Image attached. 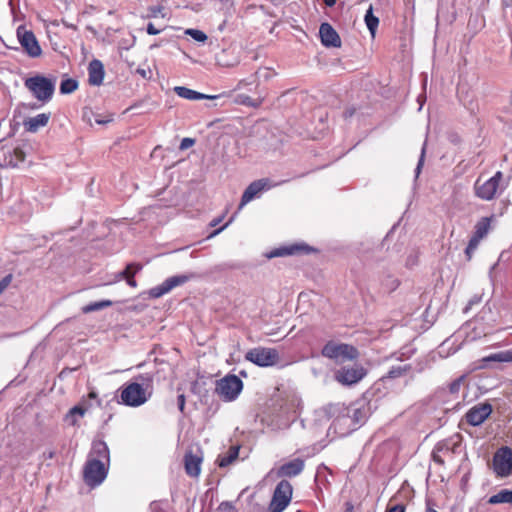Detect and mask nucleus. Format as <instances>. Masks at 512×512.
Masks as SVG:
<instances>
[{"label":"nucleus","mask_w":512,"mask_h":512,"mask_svg":"<svg viewBox=\"0 0 512 512\" xmlns=\"http://www.w3.org/2000/svg\"><path fill=\"white\" fill-rule=\"evenodd\" d=\"M109 462L107 444L102 440L94 441L83 471L85 483L91 487L100 485L107 476Z\"/></svg>","instance_id":"nucleus-1"},{"label":"nucleus","mask_w":512,"mask_h":512,"mask_svg":"<svg viewBox=\"0 0 512 512\" xmlns=\"http://www.w3.org/2000/svg\"><path fill=\"white\" fill-rule=\"evenodd\" d=\"M151 396L152 389L149 383L140 384L137 382H131L122 387L120 402L129 407H139L145 404Z\"/></svg>","instance_id":"nucleus-2"},{"label":"nucleus","mask_w":512,"mask_h":512,"mask_svg":"<svg viewBox=\"0 0 512 512\" xmlns=\"http://www.w3.org/2000/svg\"><path fill=\"white\" fill-rule=\"evenodd\" d=\"M25 87L38 101L49 102L54 94L56 78H48L43 75H35L24 81Z\"/></svg>","instance_id":"nucleus-3"},{"label":"nucleus","mask_w":512,"mask_h":512,"mask_svg":"<svg viewBox=\"0 0 512 512\" xmlns=\"http://www.w3.org/2000/svg\"><path fill=\"white\" fill-rule=\"evenodd\" d=\"M243 389V382L236 375H226L216 381L215 393L225 402L234 401Z\"/></svg>","instance_id":"nucleus-4"},{"label":"nucleus","mask_w":512,"mask_h":512,"mask_svg":"<svg viewBox=\"0 0 512 512\" xmlns=\"http://www.w3.org/2000/svg\"><path fill=\"white\" fill-rule=\"evenodd\" d=\"M292 493V485L287 480H281L273 492L269 512H283L291 502Z\"/></svg>","instance_id":"nucleus-5"},{"label":"nucleus","mask_w":512,"mask_h":512,"mask_svg":"<svg viewBox=\"0 0 512 512\" xmlns=\"http://www.w3.org/2000/svg\"><path fill=\"white\" fill-rule=\"evenodd\" d=\"M245 359L260 367H270L278 363L279 353L274 348L256 347L245 354Z\"/></svg>","instance_id":"nucleus-6"},{"label":"nucleus","mask_w":512,"mask_h":512,"mask_svg":"<svg viewBox=\"0 0 512 512\" xmlns=\"http://www.w3.org/2000/svg\"><path fill=\"white\" fill-rule=\"evenodd\" d=\"M322 355L336 361L353 360L357 358L358 351L349 344L327 343L322 349Z\"/></svg>","instance_id":"nucleus-7"},{"label":"nucleus","mask_w":512,"mask_h":512,"mask_svg":"<svg viewBox=\"0 0 512 512\" xmlns=\"http://www.w3.org/2000/svg\"><path fill=\"white\" fill-rule=\"evenodd\" d=\"M501 179L502 173L500 171L496 172L493 177L483 182L481 179H478L474 185L476 196L482 200H492L498 191Z\"/></svg>","instance_id":"nucleus-8"},{"label":"nucleus","mask_w":512,"mask_h":512,"mask_svg":"<svg viewBox=\"0 0 512 512\" xmlns=\"http://www.w3.org/2000/svg\"><path fill=\"white\" fill-rule=\"evenodd\" d=\"M366 375V370L361 365L351 367H342L335 373V379L343 385H353L358 383Z\"/></svg>","instance_id":"nucleus-9"},{"label":"nucleus","mask_w":512,"mask_h":512,"mask_svg":"<svg viewBox=\"0 0 512 512\" xmlns=\"http://www.w3.org/2000/svg\"><path fill=\"white\" fill-rule=\"evenodd\" d=\"M494 470L499 476H508L512 472V449L500 448L493 458Z\"/></svg>","instance_id":"nucleus-10"},{"label":"nucleus","mask_w":512,"mask_h":512,"mask_svg":"<svg viewBox=\"0 0 512 512\" xmlns=\"http://www.w3.org/2000/svg\"><path fill=\"white\" fill-rule=\"evenodd\" d=\"M17 37L30 57L35 58L41 55V47L32 31H27L24 26H19L17 28Z\"/></svg>","instance_id":"nucleus-11"},{"label":"nucleus","mask_w":512,"mask_h":512,"mask_svg":"<svg viewBox=\"0 0 512 512\" xmlns=\"http://www.w3.org/2000/svg\"><path fill=\"white\" fill-rule=\"evenodd\" d=\"M189 275H175L167 278L162 284L155 286L149 290V296L151 298H159L172 289L181 286L190 280Z\"/></svg>","instance_id":"nucleus-12"},{"label":"nucleus","mask_w":512,"mask_h":512,"mask_svg":"<svg viewBox=\"0 0 512 512\" xmlns=\"http://www.w3.org/2000/svg\"><path fill=\"white\" fill-rule=\"evenodd\" d=\"M492 413L489 403H481L473 406L465 415L466 421L472 426L481 425Z\"/></svg>","instance_id":"nucleus-13"},{"label":"nucleus","mask_w":512,"mask_h":512,"mask_svg":"<svg viewBox=\"0 0 512 512\" xmlns=\"http://www.w3.org/2000/svg\"><path fill=\"white\" fill-rule=\"evenodd\" d=\"M311 251V248L304 243H293L284 245L269 251L266 257L271 259L275 257H284L290 255L307 254Z\"/></svg>","instance_id":"nucleus-14"},{"label":"nucleus","mask_w":512,"mask_h":512,"mask_svg":"<svg viewBox=\"0 0 512 512\" xmlns=\"http://www.w3.org/2000/svg\"><path fill=\"white\" fill-rule=\"evenodd\" d=\"M271 187L269 179L263 178L252 182L244 191L239 210H241L246 204L257 197L262 191L267 190Z\"/></svg>","instance_id":"nucleus-15"},{"label":"nucleus","mask_w":512,"mask_h":512,"mask_svg":"<svg viewBox=\"0 0 512 512\" xmlns=\"http://www.w3.org/2000/svg\"><path fill=\"white\" fill-rule=\"evenodd\" d=\"M321 42L326 47H340L341 39L329 23H322L319 29Z\"/></svg>","instance_id":"nucleus-16"},{"label":"nucleus","mask_w":512,"mask_h":512,"mask_svg":"<svg viewBox=\"0 0 512 512\" xmlns=\"http://www.w3.org/2000/svg\"><path fill=\"white\" fill-rule=\"evenodd\" d=\"M304 469V461L300 458L293 459L284 463L277 469L278 477H294L299 475Z\"/></svg>","instance_id":"nucleus-17"},{"label":"nucleus","mask_w":512,"mask_h":512,"mask_svg":"<svg viewBox=\"0 0 512 512\" xmlns=\"http://www.w3.org/2000/svg\"><path fill=\"white\" fill-rule=\"evenodd\" d=\"M88 81L93 86H99L104 79V66L100 60L94 59L88 66Z\"/></svg>","instance_id":"nucleus-18"},{"label":"nucleus","mask_w":512,"mask_h":512,"mask_svg":"<svg viewBox=\"0 0 512 512\" xmlns=\"http://www.w3.org/2000/svg\"><path fill=\"white\" fill-rule=\"evenodd\" d=\"M50 119V114L47 113H40L37 114L34 117H30L27 120L24 121V127L26 131L35 133L40 128L45 127Z\"/></svg>","instance_id":"nucleus-19"},{"label":"nucleus","mask_w":512,"mask_h":512,"mask_svg":"<svg viewBox=\"0 0 512 512\" xmlns=\"http://www.w3.org/2000/svg\"><path fill=\"white\" fill-rule=\"evenodd\" d=\"M202 458L192 454L191 452L185 454L184 464L186 473L191 477H197L201 472Z\"/></svg>","instance_id":"nucleus-20"},{"label":"nucleus","mask_w":512,"mask_h":512,"mask_svg":"<svg viewBox=\"0 0 512 512\" xmlns=\"http://www.w3.org/2000/svg\"><path fill=\"white\" fill-rule=\"evenodd\" d=\"M174 91L179 97L187 100L217 99L219 97L217 95H206L183 86H176Z\"/></svg>","instance_id":"nucleus-21"},{"label":"nucleus","mask_w":512,"mask_h":512,"mask_svg":"<svg viewBox=\"0 0 512 512\" xmlns=\"http://www.w3.org/2000/svg\"><path fill=\"white\" fill-rule=\"evenodd\" d=\"M142 269V266L139 264H128L123 271H120L114 275V279L107 282V284H112L118 282L122 279L128 277H134L135 274Z\"/></svg>","instance_id":"nucleus-22"},{"label":"nucleus","mask_w":512,"mask_h":512,"mask_svg":"<svg viewBox=\"0 0 512 512\" xmlns=\"http://www.w3.org/2000/svg\"><path fill=\"white\" fill-rule=\"evenodd\" d=\"M239 455V447L238 446H232L229 448V450L223 454L219 455L217 462L220 467H227L231 463H233Z\"/></svg>","instance_id":"nucleus-23"},{"label":"nucleus","mask_w":512,"mask_h":512,"mask_svg":"<svg viewBox=\"0 0 512 512\" xmlns=\"http://www.w3.org/2000/svg\"><path fill=\"white\" fill-rule=\"evenodd\" d=\"M299 402L296 399H292L289 403L286 404V408L283 410L285 414H287V419L284 423L279 425V428H287L290 425V422L294 421L297 416V407Z\"/></svg>","instance_id":"nucleus-24"},{"label":"nucleus","mask_w":512,"mask_h":512,"mask_svg":"<svg viewBox=\"0 0 512 512\" xmlns=\"http://www.w3.org/2000/svg\"><path fill=\"white\" fill-rule=\"evenodd\" d=\"M263 97L262 96H259L258 98H251L250 96H247L245 94H238L236 97H235V100L234 102L236 104H240V105H244V106H247V107H253V108H257L261 105V103L263 102Z\"/></svg>","instance_id":"nucleus-25"},{"label":"nucleus","mask_w":512,"mask_h":512,"mask_svg":"<svg viewBox=\"0 0 512 512\" xmlns=\"http://www.w3.org/2000/svg\"><path fill=\"white\" fill-rule=\"evenodd\" d=\"M489 504L512 503V490L502 489L488 499Z\"/></svg>","instance_id":"nucleus-26"},{"label":"nucleus","mask_w":512,"mask_h":512,"mask_svg":"<svg viewBox=\"0 0 512 512\" xmlns=\"http://www.w3.org/2000/svg\"><path fill=\"white\" fill-rule=\"evenodd\" d=\"M364 20L371 35L374 36L379 24V19L373 15L372 6H370L369 9L366 11Z\"/></svg>","instance_id":"nucleus-27"},{"label":"nucleus","mask_w":512,"mask_h":512,"mask_svg":"<svg viewBox=\"0 0 512 512\" xmlns=\"http://www.w3.org/2000/svg\"><path fill=\"white\" fill-rule=\"evenodd\" d=\"M410 364H399L396 366H392L391 369L387 373V378L395 379L401 376H404L408 371H410Z\"/></svg>","instance_id":"nucleus-28"},{"label":"nucleus","mask_w":512,"mask_h":512,"mask_svg":"<svg viewBox=\"0 0 512 512\" xmlns=\"http://www.w3.org/2000/svg\"><path fill=\"white\" fill-rule=\"evenodd\" d=\"M489 227H490L489 218H482L475 225V232H474L473 236L481 240L488 233Z\"/></svg>","instance_id":"nucleus-29"},{"label":"nucleus","mask_w":512,"mask_h":512,"mask_svg":"<svg viewBox=\"0 0 512 512\" xmlns=\"http://www.w3.org/2000/svg\"><path fill=\"white\" fill-rule=\"evenodd\" d=\"M86 412V409L82 406H75L66 415V421L70 425H75L77 423L78 417H83Z\"/></svg>","instance_id":"nucleus-30"},{"label":"nucleus","mask_w":512,"mask_h":512,"mask_svg":"<svg viewBox=\"0 0 512 512\" xmlns=\"http://www.w3.org/2000/svg\"><path fill=\"white\" fill-rule=\"evenodd\" d=\"M78 88V82L75 79L67 78L62 80L60 84V93L61 94H70L73 93Z\"/></svg>","instance_id":"nucleus-31"},{"label":"nucleus","mask_w":512,"mask_h":512,"mask_svg":"<svg viewBox=\"0 0 512 512\" xmlns=\"http://www.w3.org/2000/svg\"><path fill=\"white\" fill-rule=\"evenodd\" d=\"M111 305H112V302L110 300H103V301H99V302H93V303H90V304L84 306L82 308V311L84 313H90V312L98 311V310H101L103 308L109 307Z\"/></svg>","instance_id":"nucleus-32"},{"label":"nucleus","mask_w":512,"mask_h":512,"mask_svg":"<svg viewBox=\"0 0 512 512\" xmlns=\"http://www.w3.org/2000/svg\"><path fill=\"white\" fill-rule=\"evenodd\" d=\"M488 360L497 362H512V349L492 354Z\"/></svg>","instance_id":"nucleus-33"},{"label":"nucleus","mask_w":512,"mask_h":512,"mask_svg":"<svg viewBox=\"0 0 512 512\" xmlns=\"http://www.w3.org/2000/svg\"><path fill=\"white\" fill-rule=\"evenodd\" d=\"M185 33L197 42H205L207 40V35L198 29H187Z\"/></svg>","instance_id":"nucleus-34"},{"label":"nucleus","mask_w":512,"mask_h":512,"mask_svg":"<svg viewBox=\"0 0 512 512\" xmlns=\"http://www.w3.org/2000/svg\"><path fill=\"white\" fill-rule=\"evenodd\" d=\"M13 158L15 159V163H13V161L11 160L10 161V164L13 165V166H17L19 163H22L25 161L26 159V154L24 152V150L20 147H16L14 148L13 150Z\"/></svg>","instance_id":"nucleus-35"},{"label":"nucleus","mask_w":512,"mask_h":512,"mask_svg":"<svg viewBox=\"0 0 512 512\" xmlns=\"http://www.w3.org/2000/svg\"><path fill=\"white\" fill-rule=\"evenodd\" d=\"M463 381H464V376H461V377L455 379L454 381H452L448 385L449 393L451 395H457L460 391Z\"/></svg>","instance_id":"nucleus-36"},{"label":"nucleus","mask_w":512,"mask_h":512,"mask_svg":"<svg viewBox=\"0 0 512 512\" xmlns=\"http://www.w3.org/2000/svg\"><path fill=\"white\" fill-rule=\"evenodd\" d=\"M479 242H480V239H478L474 236H472L471 239L469 240V243L465 250V253L469 259L471 258V255L474 253V251L477 249Z\"/></svg>","instance_id":"nucleus-37"},{"label":"nucleus","mask_w":512,"mask_h":512,"mask_svg":"<svg viewBox=\"0 0 512 512\" xmlns=\"http://www.w3.org/2000/svg\"><path fill=\"white\" fill-rule=\"evenodd\" d=\"M481 295H474L468 302L467 306L464 309V312H468L474 305H477L481 302Z\"/></svg>","instance_id":"nucleus-38"},{"label":"nucleus","mask_w":512,"mask_h":512,"mask_svg":"<svg viewBox=\"0 0 512 512\" xmlns=\"http://www.w3.org/2000/svg\"><path fill=\"white\" fill-rule=\"evenodd\" d=\"M194 143H195L194 139L186 137L181 140L179 148H180V150H186V149L192 147L194 145Z\"/></svg>","instance_id":"nucleus-39"},{"label":"nucleus","mask_w":512,"mask_h":512,"mask_svg":"<svg viewBox=\"0 0 512 512\" xmlns=\"http://www.w3.org/2000/svg\"><path fill=\"white\" fill-rule=\"evenodd\" d=\"M163 10L164 9L161 6H153L149 10L150 11V16L154 17V18H156L158 16L164 17L165 15L163 13Z\"/></svg>","instance_id":"nucleus-40"},{"label":"nucleus","mask_w":512,"mask_h":512,"mask_svg":"<svg viewBox=\"0 0 512 512\" xmlns=\"http://www.w3.org/2000/svg\"><path fill=\"white\" fill-rule=\"evenodd\" d=\"M424 155H425V145L422 147L421 156L419 158L417 167L415 169L416 176H418L420 174V171H421V168H422V165H423V161H424Z\"/></svg>","instance_id":"nucleus-41"},{"label":"nucleus","mask_w":512,"mask_h":512,"mask_svg":"<svg viewBox=\"0 0 512 512\" xmlns=\"http://www.w3.org/2000/svg\"><path fill=\"white\" fill-rule=\"evenodd\" d=\"M11 282V276L8 275L6 277H4L1 281H0V295L3 293V291L8 287V285L10 284Z\"/></svg>","instance_id":"nucleus-42"},{"label":"nucleus","mask_w":512,"mask_h":512,"mask_svg":"<svg viewBox=\"0 0 512 512\" xmlns=\"http://www.w3.org/2000/svg\"><path fill=\"white\" fill-rule=\"evenodd\" d=\"M352 417L356 423H359L364 419V414L362 413V411L360 409H353Z\"/></svg>","instance_id":"nucleus-43"},{"label":"nucleus","mask_w":512,"mask_h":512,"mask_svg":"<svg viewBox=\"0 0 512 512\" xmlns=\"http://www.w3.org/2000/svg\"><path fill=\"white\" fill-rule=\"evenodd\" d=\"M254 81H249L248 79H243V80H240L237 84V86L235 87V90H240L248 85H251L253 84Z\"/></svg>","instance_id":"nucleus-44"},{"label":"nucleus","mask_w":512,"mask_h":512,"mask_svg":"<svg viewBox=\"0 0 512 512\" xmlns=\"http://www.w3.org/2000/svg\"><path fill=\"white\" fill-rule=\"evenodd\" d=\"M161 32L160 29H157L152 23H149L147 25V33L149 35H157Z\"/></svg>","instance_id":"nucleus-45"},{"label":"nucleus","mask_w":512,"mask_h":512,"mask_svg":"<svg viewBox=\"0 0 512 512\" xmlns=\"http://www.w3.org/2000/svg\"><path fill=\"white\" fill-rule=\"evenodd\" d=\"M178 408L181 412L184 411L185 408V396L183 394H180L178 396Z\"/></svg>","instance_id":"nucleus-46"},{"label":"nucleus","mask_w":512,"mask_h":512,"mask_svg":"<svg viewBox=\"0 0 512 512\" xmlns=\"http://www.w3.org/2000/svg\"><path fill=\"white\" fill-rule=\"evenodd\" d=\"M386 512H405V508L402 505H395L389 508Z\"/></svg>","instance_id":"nucleus-47"},{"label":"nucleus","mask_w":512,"mask_h":512,"mask_svg":"<svg viewBox=\"0 0 512 512\" xmlns=\"http://www.w3.org/2000/svg\"><path fill=\"white\" fill-rule=\"evenodd\" d=\"M127 284L130 286V287H133L135 288L137 286V283L136 281L134 280V277H128V278H125Z\"/></svg>","instance_id":"nucleus-48"},{"label":"nucleus","mask_w":512,"mask_h":512,"mask_svg":"<svg viewBox=\"0 0 512 512\" xmlns=\"http://www.w3.org/2000/svg\"><path fill=\"white\" fill-rule=\"evenodd\" d=\"M323 1H324L325 5L328 7H332L336 3V0H323Z\"/></svg>","instance_id":"nucleus-49"},{"label":"nucleus","mask_w":512,"mask_h":512,"mask_svg":"<svg viewBox=\"0 0 512 512\" xmlns=\"http://www.w3.org/2000/svg\"><path fill=\"white\" fill-rule=\"evenodd\" d=\"M228 224H225L223 227H221L220 229L216 230L215 232H213L212 236L213 235H216L218 233H220Z\"/></svg>","instance_id":"nucleus-50"},{"label":"nucleus","mask_w":512,"mask_h":512,"mask_svg":"<svg viewBox=\"0 0 512 512\" xmlns=\"http://www.w3.org/2000/svg\"><path fill=\"white\" fill-rule=\"evenodd\" d=\"M220 221H221V219H214V220L211 222V225H212V226H216Z\"/></svg>","instance_id":"nucleus-51"},{"label":"nucleus","mask_w":512,"mask_h":512,"mask_svg":"<svg viewBox=\"0 0 512 512\" xmlns=\"http://www.w3.org/2000/svg\"><path fill=\"white\" fill-rule=\"evenodd\" d=\"M496 266H497V263H495V264L491 267L490 272H489V274H490V275L492 274V271L495 269V267H496Z\"/></svg>","instance_id":"nucleus-52"},{"label":"nucleus","mask_w":512,"mask_h":512,"mask_svg":"<svg viewBox=\"0 0 512 512\" xmlns=\"http://www.w3.org/2000/svg\"><path fill=\"white\" fill-rule=\"evenodd\" d=\"M91 397H96V394L94 392L90 393Z\"/></svg>","instance_id":"nucleus-53"},{"label":"nucleus","mask_w":512,"mask_h":512,"mask_svg":"<svg viewBox=\"0 0 512 512\" xmlns=\"http://www.w3.org/2000/svg\"><path fill=\"white\" fill-rule=\"evenodd\" d=\"M435 461H437L438 463H442V461L440 459L435 458Z\"/></svg>","instance_id":"nucleus-54"},{"label":"nucleus","mask_w":512,"mask_h":512,"mask_svg":"<svg viewBox=\"0 0 512 512\" xmlns=\"http://www.w3.org/2000/svg\"><path fill=\"white\" fill-rule=\"evenodd\" d=\"M510 102H511V104H512V93H511V97H510Z\"/></svg>","instance_id":"nucleus-55"}]
</instances>
